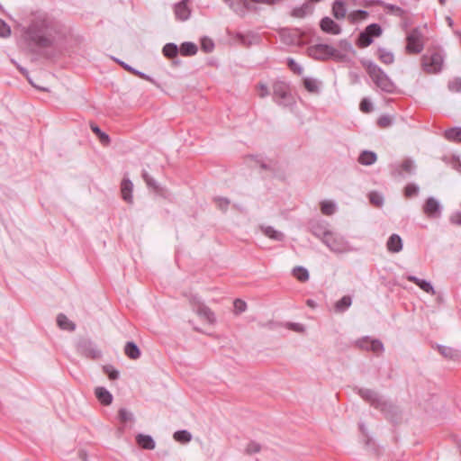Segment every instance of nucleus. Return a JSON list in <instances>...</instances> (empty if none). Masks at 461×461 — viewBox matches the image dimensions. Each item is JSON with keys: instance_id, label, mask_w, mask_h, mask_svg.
<instances>
[{"instance_id": "nucleus-54", "label": "nucleus", "mask_w": 461, "mask_h": 461, "mask_svg": "<svg viewBox=\"0 0 461 461\" xmlns=\"http://www.w3.org/2000/svg\"><path fill=\"white\" fill-rule=\"evenodd\" d=\"M372 103L368 99L364 98L360 103V110L364 113H369L372 111Z\"/></svg>"}, {"instance_id": "nucleus-7", "label": "nucleus", "mask_w": 461, "mask_h": 461, "mask_svg": "<svg viewBox=\"0 0 461 461\" xmlns=\"http://www.w3.org/2000/svg\"><path fill=\"white\" fill-rule=\"evenodd\" d=\"M358 394L372 406L380 408L383 411H385L387 403L383 400L377 393L370 389L362 388L358 390Z\"/></svg>"}, {"instance_id": "nucleus-28", "label": "nucleus", "mask_w": 461, "mask_h": 461, "mask_svg": "<svg viewBox=\"0 0 461 461\" xmlns=\"http://www.w3.org/2000/svg\"><path fill=\"white\" fill-rule=\"evenodd\" d=\"M361 347L372 350L375 353H380L384 350V345L378 339H373L371 341L365 340L363 344H361Z\"/></svg>"}, {"instance_id": "nucleus-26", "label": "nucleus", "mask_w": 461, "mask_h": 461, "mask_svg": "<svg viewBox=\"0 0 461 461\" xmlns=\"http://www.w3.org/2000/svg\"><path fill=\"white\" fill-rule=\"evenodd\" d=\"M261 230L266 236L274 240L281 241L285 238L283 232L274 229L272 226L261 227Z\"/></svg>"}, {"instance_id": "nucleus-9", "label": "nucleus", "mask_w": 461, "mask_h": 461, "mask_svg": "<svg viewBox=\"0 0 461 461\" xmlns=\"http://www.w3.org/2000/svg\"><path fill=\"white\" fill-rule=\"evenodd\" d=\"M322 242L333 252L342 253L347 250V242L345 240L333 232L324 239Z\"/></svg>"}, {"instance_id": "nucleus-32", "label": "nucleus", "mask_w": 461, "mask_h": 461, "mask_svg": "<svg viewBox=\"0 0 461 461\" xmlns=\"http://www.w3.org/2000/svg\"><path fill=\"white\" fill-rule=\"evenodd\" d=\"M445 138L450 141L461 142V127L447 130L445 131Z\"/></svg>"}, {"instance_id": "nucleus-60", "label": "nucleus", "mask_w": 461, "mask_h": 461, "mask_svg": "<svg viewBox=\"0 0 461 461\" xmlns=\"http://www.w3.org/2000/svg\"><path fill=\"white\" fill-rule=\"evenodd\" d=\"M30 83L37 89L42 90V91H50V88L46 86H42V84H36L31 79H29Z\"/></svg>"}, {"instance_id": "nucleus-43", "label": "nucleus", "mask_w": 461, "mask_h": 461, "mask_svg": "<svg viewBox=\"0 0 461 461\" xmlns=\"http://www.w3.org/2000/svg\"><path fill=\"white\" fill-rule=\"evenodd\" d=\"M233 306L235 314H240L247 309V303L240 299H236L233 303Z\"/></svg>"}, {"instance_id": "nucleus-50", "label": "nucleus", "mask_w": 461, "mask_h": 461, "mask_svg": "<svg viewBox=\"0 0 461 461\" xmlns=\"http://www.w3.org/2000/svg\"><path fill=\"white\" fill-rule=\"evenodd\" d=\"M104 372L111 380H115L119 377V372L112 366H104Z\"/></svg>"}, {"instance_id": "nucleus-41", "label": "nucleus", "mask_w": 461, "mask_h": 461, "mask_svg": "<svg viewBox=\"0 0 461 461\" xmlns=\"http://www.w3.org/2000/svg\"><path fill=\"white\" fill-rule=\"evenodd\" d=\"M358 41L360 47L366 48L373 42V39L364 31L360 33Z\"/></svg>"}, {"instance_id": "nucleus-36", "label": "nucleus", "mask_w": 461, "mask_h": 461, "mask_svg": "<svg viewBox=\"0 0 461 461\" xmlns=\"http://www.w3.org/2000/svg\"><path fill=\"white\" fill-rule=\"evenodd\" d=\"M366 32L371 37H379L382 34V28L377 23L369 24L366 29Z\"/></svg>"}, {"instance_id": "nucleus-11", "label": "nucleus", "mask_w": 461, "mask_h": 461, "mask_svg": "<svg viewBox=\"0 0 461 461\" xmlns=\"http://www.w3.org/2000/svg\"><path fill=\"white\" fill-rule=\"evenodd\" d=\"M311 55L316 59H324L335 56L337 50L328 44H318L311 49Z\"/></svg>"}, {"instance_id": "nucleus-17", "label": "nucleus", "mask_w": 461, "mask_h": 461, "mask_svg": "<svg viewBox=\"0 0 461 461\" xmlns=\"http://www.w3.org/2000/svg\"><path fill=\"white\" fill-rule=\"evenodd\" d=\"M95 393L98 401L104 405H110L113 402L112 393L104 387H96Z\"/></svg>"}, {"instance_id": "nucleus-37", "label": "nucleus", "mask_w": 461, "mask_h": 461, "mask_svg": "<svg viewBox=\"0 0 461 461\" xmlns=\"http://www.w3.org/2000/svg\"><path fill=\"white\" fill-rule=\"evenodd\" d=\"M379 58L384 64H392L394 61L393 54L385 50H379Z\"/></svg>"}, {"instance_id": "nucleus-13", "label": "nucleus", "mask_w": 461, "mask_h": 461, "mask_svg": "<svg viewBox=\"0 0 461 461\" xmlns=\"http://www.w3.org/2000/svg\"><path fill=\"white\" fill-rule=\"evenodd\" d=\"M311 229L312 234L320 238L322 241L331 234V231L328 228V223L325 221H317L312 223Z\"/></svg>"}, {"instance_id": "nucleus-23", "label": "nucleus", "mask_w": 461, "mask_h": 461, "mask_svg": "<svg viewBox=\"0 0 461 461\" xmlns=\"http://www.w3.org/2000/svg\"><path fill=\"white\" fill-rule=\"evenodd\" d=\"M77 324L66 315L59 313V330L73 332L76 330Z\"/></svg>"}, {"instance_id": "nucleus-34", "label": "nucleus", "mask_w": 461, "mask_h": 461, "mask_svg": "<svg viewBox=\"0 0 461 461\" xmlns=\"http://www.w3.org/2000/svg\"><path fill=\"white\" fill-rule=\"evenodd\" d=\"M173 437L175 440L181 443H187L192 439L191 433L185 429L176 431Z\"/></svg>"}, {"instance_id": "nucleus-14", "label": "nucleus", "mask_w": 461, "mask_h": 461, "mask_svg": "<svg viewBox=\"0 0 461 461\" xmlns=\"http://www.w3.org/2000/svg\"><path fill=\"white\" fill-rule=\"evenodd\" d=\"M320 25L321 30L327 33L338 35L341 32L340 26L330 17L322 18Z\"/></svg>"}, {"instance_id": "nucleus-2", "label": "nucleus", "mask_w": 461, "mask_h": 461, "mask_svg": "<svg viewBox=\"0 0 461 461\" xmlns=\"http://www.w3.org/2000/svg\"><path fill=\"white\" fill-rule=\"evenodd\" d=\"M366 68L369 77L377 87L387 93H392L393 91V83L377 65L373 62H369L366 65Z\"/></svg>"}, {"instance_id": "nucleus-53", "label": "nucleus", "mask_w": 461, "mask_h": 461, "mask_svg": "<svg viewBox=\"0 0 461 461\" xmlns=\"http://www.w3.org/2000/svg\"><path fill=\"white\" fill-rule=\"evenodd\" d=\"M366 15H367V12H366L364 10H357L349 14V19L352 20L353 22H355L357 19H363V18L366 17Z\"/></svg>"}, {"instance_id": "nucleus-21", "label": "nucleus", "mask_w": 461, "mask_h": 461, "mask_svg": "<svg viewBox=\"0 0 461 461\" xmlns=\"http://www.w3.org/2000/svg\"><path fill=\"white\" fill-rule=\"evenodd\" d=\"M124 354L129 358L136 360L140 357V350L136 343L129 341L124 346Z\"/></svg>"}, {"instance_id": "nucleus-52", "label": "nucleus", "mask_w": 461, "mask_h": 461, "mask_svg": "<svg viewBox=\"0 0 461 461\" xmlns=\"http://www.w3.org/2000/svg\"><path fill=\"white\" fill-rule=\"evenodd\" d=\"M214 48V43L212 42V40L210 39H203L202 41V49L205 51V52H211L212 51Z\"/></svg>"}, {"instance_id": "nucleus-12", "label": "nucleus", "mask_w": 461, "mask_h": 461, "mask_svg": "<svg viewBox=\"0 0 461 461\" xmlns=\"http://www.w3.org/2000/svg\"><path fill=\"white\" fill-rule=\"evenodd\" d=\"M189 0H182L174 5L175 16L179 21H186L191 15V9L188 5Z\"/></svg>"}, {"instance_id": "nucleus-10", "label": "nucleus", "mask_w": 461, "mask_h": 461, "mask_svg": "<svg viewBox=\"0 0 461 461\" xmlns=\"http://www.w3.org/2000/svg\"><path fill=\"white\" fill-rule=\"evenodd\" d=\"M416 165L415 162L411 158L404 159L401 165L393 166L392 175L394 177H404L405 175L415 174Z\"/></svg>"}, {"instance_id": "nucleus-27", "label": "nucleus", "mask_w": 461, "mask_h": 461, "mask_svg": "<svg viewBox=\"0 0 461 461\" xmlns=\"http://www.w3.org/2000/svg\"><path fill=\"white\" fill-rule=\"evenodd\" d=\"M197 46L190 41H185L181 44L179 48V52L182 56H194L197 52Z\"/></svg>"}, {"instance_id": "nucleus-33", "label": "nucleus", "mask_w": 461, "mask_h": 461, "mask_svg": "<svg viewBox=\"0 0 461 461\" xmlns=\"http://www.w3.org/2000/svg\"><path fill=\"white\" fill-rule=\"evenodd\" d=\"M179 52L178 47L175 43H167L163 47V54L168 59L175 58Z\"/></svg>"}, {"instance_id": "nucleus-44", "label": "nucleus", "mask_w": 461, "mask_h": 461, "mask_svg": "<svg viewBox=\"0 0 461 461\" xmlns=\"http://www.w3.org/2000/svg\"><path fill=\"white\" fill-rule=\"evenodd\" d=\"M11 35L10 26L2 19H0V37L7 38Z\"/></svg>"}, {"instance_id": "nucleus-56", "label": "nucleus", "mask_w": 461, "mask_h": 461, "mask_svg": "<svg viewBox=\"0 0 461 461\" xmlns=\"http://www.w3.org/2000/svg\"><path fill=\"white\" fill-rule=\"evenodd\" d=\"M288 65L294 72L298 74H301L303 72V68L299 64H297L294 59H288Z\"/></svg>"}, {"instance_id": "nucleus-61", "label": "nucleus", "mask_w": 461, "mask_h": 461, "mask_svg": "<svg viewBox=\"0 0 461 461\" xmlns=\"http://www.w3.org/2000/svg\"><path fill=\"white\" fill-rule=\"evenodd\" d=\"M136 76H138V77H141V78H143L145 80L153 82L152 78L149 75H147V74H145L143 72H140V71L136 72Z\"/></svg>"}, {"instance_id": "nucleus-55", "label": "nucleus", "mask_w": 461, "mask_h": 461, "mask_svg": "<svg viewBox=\"0 0 461 461\" xmlns=\"http://www.w3.org/2000/svg\"><path fill=\"white\" fill-rule=\"evenodd\" d=\"M286 327L296 332H303L305 330L304 326L297 322H289L287 323Z\"/></svg>"}, {"instance_id": "nucleus-3", "label": "nucleus", "mask_w": 461, "mask_h": 461, "mask_svg": "<svg viewBox=\"0 0 461 461\" xmlns=\"http://www.w3.org/2000/svg\"><path fill=\"white\" fill-rule=\"evenodd\" d=\"M444 63V56L439 51L431 54H425L421 58L423 69L429 74H436L441 71Z\"/></svg>"}, {"instance_id": "nucleus-57", "label": "nucleus", "mask_w": 461, "mask_h": 461, "mask_svg": "<svg viewBox=\"0 0 461 461\" xmlns=\"http://www.w3.org/2000/svg\"><path fill=\"white\" fill-rule=\"evenodd\" d=\"M449 221L453 224L461 225V212H454L450 216Z\"/></svg>"}, {"instance_id": "nucleus-62", "label": "nucleus", "mask_w": 461, "mask_h": 461, "mask_svg": "<svg viewBox=\"0 0 461 461\" xmlns=\"http://www.w3.org/2000/svg\"><path fill=\"white\" fill-rule=\"evenodd\" d=\"M250 2H255V3H261V4H267V5H273L275 4L277 0H249Z\"/></svg>"}, {"instance_id": "nucleus-48", "label": "nucleus", "mask_w": 461, "mask_h": 461, "mask_svg": "<svg viewBox=\"0 0 461 461\" xmlns=\"http://www.w3.org/2000/svg\"><path fill=\"white\" fill-rule=\"evenodd\" d=\"M260 449H261V447L258 443L249 442L247 445L245 451L247 454L252 455V454H256V453L259 452Z\"/></svg>"}, {"instance_id": "nucleus-40", "label": "nucleus", "mask_w": 461, "mask_h": 461, "mask_svg": "<svg viewBox=\"0 0 461 461\" xmlns=\"http://www.w3.org/2000/svg\"><path fill=\"white\" fill-rule=\"evenodd\" d=\"M447 87L451 92H461V78L455 77L454 79L448 82Z\"/></svg>"}, {"instance_id": "nucleus-6", "label": "nucleus", "mask_w": 461, "mask_h": 461, "mask_svg": "<svg viewBox=\"0 0 461 461\" xmlns=\"http://www.w3.org/2000/svg\"><path fill=\"white\" fill-rule=\"evenodd\" d=\"M406 50L409 53H420L424 48L422 33L419 29H413L407 36Z\"/></svg>"}, {"instance_id": "nucleus-16", "label": "nucleus", "mask_w": 461, "mask_h": 461, "mask_svg": "<svg viewBox=\"0 0 461 461\" xmlns=\"http://www.w3.org/2000/svg\"><path fill=\"white\" fill-rule=\"evenodd\" d=\"M407 279L409 281L414 283L416 285H418L424 292H426L428 294H436V291H435L433 285L430 284V282H429L427 280H424V279H420V278H419V277H417L415 276H408Z\"/></svg>"}, {"instance_id": "nucleus-46", "label": "nucleus", "mask_w": 461, "mask_h": 461, "mask_svg": "<svg viewBox=\"0 0 461 461\" xmlns=\"http://www.w3.org/2000/svg\"><path fill=\"white\" fill-rule=\"evenodd\" d=\"M119 416L123 422L133 420V414L125 408L120 409Z\"/></svg>"}, {"instance_id": "nucleus-30", "label": "nucleus", "mask_w": 461, "mask_h": 461, "mask_svg": "<svg viewBox=\"0 0 461 461\" xmlns=\"http://www.w3.org/2000/svg\"><path fill=\"white\" fill-rule=\"evenodd\" d=\"M292 274L297 280L301 282H306L310 277L308 270L301 266L294 267Z\"/></svg>"}, {"instance_id": "nucleus-58", "label": "nucleus", "mask_w": 461, "mask_h": 461, "mask_svg": "<svg viewBox=\"0 0 461 461\" xmlns=\"http://www.w3.org/2000/svg\"><path fill=\"white\" fill-rule=\"evenodd\" d=\"M258 95L261 98H264L269 95V91L267 88V86L266 84H259L258 85Z\"/></svg>"}, {"instance_id": "nucleus-45", "label": "nucleus", "mask_w": 461, "mask_h": 461, "mask_svg": "<svg viewBox=\"0 0 461 461\" xmlns=\"http://www.w3.org/2000/svg\"><path fill=\"white\" fill-rule=\"evenodd\" d=\"M419 193V186L415 184H408L405 186L404 194L407 197H411Z\"/></svg>"}, {"instance_id": "nucleus-42", "label": "nucleus", "mask_w": 461, "mask_h": 461, "mask_svg": "<svg viewBox=\"0 0 461 461\" xmlns=\"http://www.w3.org/2000/svg\"><path fill=\"white\" fill-rule=\"evenodd\" d=\"M91 129L95 133H96L99 136V139L103 143H109V136L106 133L103 132L97 125H91Z\"/></svg>"}, {"instance_id": "nucleus-18", "label": "nucleus", "mask_w": 461, "mask_h": 461, "mask_svg": "<svg viewBox=\"0 0 461 461\" xmlns=\"http://www.w3.org/2000/svg\"><path fill=\"white\" fill-rule=\"evenodd\" d=\"M237 14L244 15L246 11L249 8V2L248 0H232L228 4Z\"/></svg>"}, {"instance_id": "nucleus-59", "label": "nucleus", "mask_w": 461, "mask_h": 461, "mask_svg": "<svg viewBox=\"0 0 461 461\" xmlns=\"http://www.w3.org/2000/svg\"><path fill=\"white\" fill-rule=\"evenodd\" d=\"M143 178L149 186L157 188L156 182L148 175L147 172L143 173Z\"/></svg>"}, {"instance_id": "nucleus-8", "label": "nucleus", "mask_w": 461, "mask_h": 461, "mask_svg": "<svg viewBox=\"0 0 461 461\" xmlns=\"http://www.w3.org/2000/svg\"><path fill=\"white\" fill-rule=\"evenodd\" d=\"M442 209L443 207L440 202L435 197H429L423 205V212L430 219L439 218L442 213Z\"/></svg>"}, {"instance_id": "nucleus-51", "label": "nucleus", "mask_w": 461, "mask_h": 461, "mask_svg": "<svg viewBox=\"0 0 461 461\" xmlns=\"http://www.w3.org/2000/svg\"><path fill=\"white\" fill-rule=\"evenodd\" d=\"M377 122L380 127L385 128L392 124L393 119L389 115H382Z\"/></svg>"}, {"instance_id": "nucleus-4", "label": "nucleus", "mask_w": 461, "mask_h": 461, "mask_svg": "<svg viewBox=\"0 0 461 461\" xmlns=\"http://www.w3.org/2000/svg\"><path fill=\"white\" fill-rule=\"evenodd\" d=\"M25 34L26 40L30 44H33L41 50L48 49L53 42V40L50 36L36 31L33 25L27 29Z\"/></svg>"}, {"instance_id": "nucleus-24", "label": "nucleus", "mask_w": 461, "mask_h": 461, "mask_svg": "<svg viewBox=\"0 0 461 461\" xmlns=\"http://www.w3.org/2000/svg\"><path fill=\"white\" fill-rule=\"evenodd\" d=\"M303 85L308 92L317 94L320 92L321 82L313 77H305Z\"/></svg>"}, {"instance_id": "nucleus-64", "label": "nucleus", "mask_w": 461, "mask_h": 461, "mask_svg": "<svg viewBox=\"0 0 461 461\" xmlns=\"http://www.w3.org/2000/svg\"><path fill=\"white\" fill-rule=\"evenodd\" d=\"M119 63L128 71H131L132 68L130 65H128L122 61H119Z\"/></svg>"}, {"instance_id": "nucleus-31", "label": "nucleus", "mask_w": 461, "mask_h": 461, "mask_svg": "<svg viewBox=\"0 0 461 461\" xmlns=\"http://www.w3.org/2000/svg\"><path fill=\"white\" fill-rule=\"evenodd\" d=\"M337 210V204L333 201L324 200L321 203V211L324 215H332Z\"/></svg>"}, {"instance_id": "nucleus-38", "label": "nucleus", "mask_w": 461, "mask_h": 461, "mask_svg": "<svg viewBox=\"0 0 461 461\" xmlns=\"http://www.w3.org/2000/svg\"><path fill=\"white\" fill-rule=\"evenodd\" d=\"M438 350L444 357L448 358H455L458 357L457 351L449 347L439 346Z\"/></svg>"}, {"instance_id": "nucleus-39", "label": "nucleus", "mask_w": 461, "mask_h": 461, "mask_svg": "<svg viewBox=\"0 0 461 461\" xmlns=\"http://www.w3.org/2000/svg\"><path fill=\"white\" fill-rule=\"evenodd\" d=\"M369 200L371 203L378 207L384 204V196L378 192L370 193Z\"/></svg>"}, {"instance_id": "nucleus-1", "label": "nucleus", "mask_w": 461, "mask_h": 461, "mask_svg": "<svg viewBox=\"0 0 461 461\" xmlns=\"http://www.w3.org/2000/svg\"><path fill=\"white\" fill-rule=\"evenodd\" d=\"M272 88L274 101L278 105L292 108L295 104V99L286 83L276 81L273 84Z\"/></svg>"}, {"instance_id": "nucleus-20", "label": "nucleus", "mask_w": 461, "mask_h": 461, "mask_svg": "<svg viewBox=\"0 0 461 461\" xmlns=\"http://www.w3.org/2000/svg\"><path fill=\"white\" fill-rule=\"evenodd\" d=\"M136 441L140 447L144 449L152 450L155 448L156 444L152 437L144 434H138Z\"/></svg>"}, {"instance_id": "nucleus-29", "label": "nucleus", "mask_w": 461, "mask_h": 461, "mask_svg": "<svg viewBox=\"0 0 461 461\" xmlns=\"http://www.w3.org/2000/svg\"><path fill=\"white\" fill-rule=\"evenodd\" d=\"M351 297L345 295L335 303V310L337 312H344L351 306Z\"/></svg>"}, {"instance_id": "nucleus-63", "label": "nucleus", "mask_w": 461, "mask_h": 461, "mask_svg": "<svg viewBox=\"0 0 461 461\" xmlns=\"http://www.w3.org/2000/svg\"><path fill=\"white\" fill-rule=\"evenodd\" d=\"M91 356L94 358H97V357H99L101 356V351L98 350L97 348H94L91 351Z\"/></svg>"}, {"instance_id": "nucleus-15", "label": "nucleus", "mask_w": 461, "mask_h": 461, "mask_svg": "<svg viewBox=\"0 0 461 461\" xmlns=\"http://www.w3.org/2000/svg\"><path fill=\"white\" fill-rule=\"evenodd\" d=\"M402 246V240L398 234H392L386 242L387 250L392 253L400 252Z\"/></svg>"}, {"instance_id": "nucleus-25", "label": "nucleus", "mask_w": 461, "mask_h": 461, "mask_svg": "<svg viewBox=\"0 0 461 461\" xmlns=\"http://www.w3.org/2000/svg\"><path fill=\"white\" fill-rule=\"evenodd\" d=\"M332 14L336 19H343L346 16L347 9L341 0H336L332 5Z\"/></svg>"}, {"instance_id": "nucleus-5", "label": "nucleus", "mask_w": 461, "mask_h": 461, "mask_svg": "<svg viewBox=\"0 0 461 461\" xmlns=\"http://www.w3.org/2000/svg\"><path fill=\"white\" fill-rule=\"evenodd\" d=\"M189 302L193 307L194 312H195L200 318L205 320L208 323L215 322L214 313L209 307L203 303L201 298L198 295L192 294L189 298Z\"/></svg>"}, {"instance_id": "nucleus-22", "label": "nucleus", "mask_w": 461, "mask_h": 461, "mask_svg": "<svg viewBox=\"0 0 461 461\" xmlns=\"http://www.w3.org/2000/svg\"><path fill=\"white\" fill-rule=\"evenodd\" d=\"M377 156L375 152L364 150L358 157V162L364 166H371L375 163Z\"/></svg>"}, {"instance_id": "nucleus-47", "label": "nucleus", "mask_w": 461, "mask_h": 461, "mask_svg": "<svg viewBox=\"0 0 461 461\" xmlns=\"http://www.w3.org/2000/svg\"><path fill=\"white\" fill-rule=\"evenodd\" d=\"M380 4L384 5V6L389 10L390 12L395 14L396 15L398 16H402L403 14H404V11L399 7V6H396L394 5H391V4H384L383 2H379Z\"/></svg>"}, {"instance_id": "nucleus-19", "label": "nucleus", "mask_w": 461, "mask_h": 461, "mask_svg": "<svg viewBox=\"0 0 461 461\" xmlns=\"http://www.w3.org/2000/svg\"><path fill=\"white\" fill-rule=\"evenodd\" d=\"M132 189L133 185L131 180L123 179L121 185L122 196L124 201L127 203H132Z\"/></svg>"}, {"instance_id": "nucleus-35", "label": "nucleus", "mask_w": 461, "mask_h": 461, "mask_svg": "<svg viewBox=\"0 0 461 461\" xmlns=\"http://www.w3.org/2000/svg\"><path fill=\"white\" fill-rule=\"evenodd\" d=\"M312 12V8L311 6L308 5V4H304L302 6L300 7H297V8H294L293 10V16L294 17H297V18H303L304 17L306 14H310Z\"/></svg>"}, {"instance_id": "nucleus-49", "label": "nucleus", "mask_w": 461, "mask_h": 461, "mask_svg": "<svg viewBox=\"0 0 461 461\" xmlns=\"http://www.w3.org/2000/svg\"><path fill=\"white\" fill-rule=\"evenodd\" d=\"M214 201L217 206L222 211H226L230 204V200L225 197H215Z\"/></svg>"}]
</instances>
